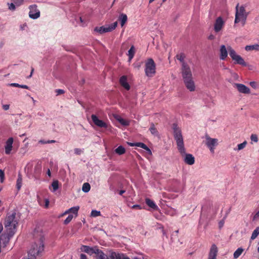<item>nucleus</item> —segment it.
Returning a JSON list of instances; mask_svg holds the SVG:
<instances>
[{"label": "nucleus", "instance_id": "obj_1", "mask_svg": "<svg viewBox=\"0 0 259 259\" xmlns=\"http://www.w3.org/2000/svg\"><path fill=\"white\" fill-rule=\"evenodd\" d=\"M18 224L16 219V212L9 213L5 219V227L6 233L2 234L0 237V243L6 245L10 238L15 234L17 230Z\"/></svg>", "mask_w": 259, "mask_h": 259}, {"label": "nucleus", "instance_id": "obj_2", "mask_svg": "<svg viewBox=\"0 0 259 259\" xmlns=\"http://www.w3.org/2000/svg\"><path fill=\"white\" fill-rule=\"evenodd\" d=\"M181 72L186 88L190 92L194 91L196 87L193 80L192 72L190 66L187 63L182 64Z\"/></svg>", "mask_w": 259, "mask_h": 259}, {"label": "nucleus", "instance_id": "obj_3", "mask_svg": "<svg viewBox=\"0 0 259 259\" xmlns=\"http://www.w3.org/2000/svg\"><path fill=\"white\" fill-rule=\"evenodd\" d=\"M174 131V136L177 142L178 149L181 154L185 153V147L181 130L176 123H173L172 126Z\"/></svg>", "mask_w": 259, "mask_h": 259}, {"label": "nucleus", "instance_id": "obj_4", "mask_svg": "<svg viewBox=\"0 0 259 259\" xmlns=\"http://www.w3.org/2000/svg\"><path fill=\"white\" fill-rule=\"evenodd\" d=\"M248 15V13L246 12L245 7L241 6L239 7V4L236 6V13L234 23H238L241 20L244 22V24L246 21Z\"/></svg>", "mask_w": 259, "mask_h": 259}, {"label": "nucleus", "instance_id": "obj_5", "mask_svg": "<svg viewBox=\"0 0 259 259\" xmlns=\"http://www.w3.org/2000/svg\"><path fill=\"white\" fill-rule=\"evenodd\" d=\"M145 72L147 76L153 77L156 73V64L152 58H149L145 62Z\"/></svg>", "mask_w": 259, "mask_h": 259}, {"label": "nucleus", "instance_id": "obj_6", "mask_svg": "<svg viewBox=\"0 0 259 259\" xmlns=\"http://www.w3.org/2000/svg\"><path fill=\"white\" fill-rule=\"evenodd\" d=\"M229 54L232 59L234 61V63L239 64L242 66H247V64L244 60L243 58L238 55L236 52L230 46L228 47Z\"/></svg>", "mask_w": 259, "mask_h": 259}, {"label": "nucleus", "instance_id": "obj_7", "mask_svg": "<svg viewBox=\"0 0 259 259\" xmlns=\"http://www.w3.org/2000/svg\"><path fill=\"white\" fill-rule=\"evenodd\" d=\"M43 242L44 238L43 237H41L39 241V246H38L37 245H35V247L34 246L33 248L29 250L28 255L30 257V259H34L36 255H38L44 251V244Z\"/></svg>", "mask_w": 259, "mask_h": 259}, {"label": "nucleus", "instance_id": "obj_8", "mask_svg": "<svg viewBox=\"0 0 259 259\" xmlns=\"http://www.w3.org/2000/svg\"><path fill=\"white\" fill-rule=\"evenodd\" d=\"M117 22H115L113 23L110 24L109 26H103L101 27H96L94 28V31H96L100 34H102L103 33L110 32L115 29L117 27Z\"/></svg>", "mask_w": 259, "mask_h": 259}, {"label": "nucleus", "instance_id": "obj_9", "mask_svg": "<svg viewBox=\"0 0 259 259\" xmlns=\"http://www.w3.org/2000/svg\"><path fill=\"white\" fill-rule=\"evenodd\" d=\"M206 143L205 144L207 147L209 149L210 151L212 152H214V147L218 145V139L211 138L208 136H206Z\"/></svg>", "mask_w": 259, "mask_h": 259}, {"label": "nucleus", "instance_id": "obj_10", "mask_svg": "<svg viewBox=\"0 0 259 259\" xmlns=\"http://www.w3.org/2000/svg\"><path fill=\"white\" fill-rule=\"evenodd\" d=\"M30 11L29 13V16L30 18L35 19L40 16V12L37 8L36 5H31L29 7Z\"/></svg>", "mask_w": 259, "mask_h": 259}, {"label": "nucleus", "instance_id": "obj_11", "mask_svg": "<svg viewBox=\"0 0 259 259\" xmlns=\"http://www.w3.org/2000/svg\"><path fill=\"white\" fill-rule=\"evenodd\" d=\"M91 118L94 123L97 126L105 128L108 127V124L104 121L99 119L96 115L92 114Z\"/></svg>", "mask_w": 259, "mask_h": 259}, {"label": "nucleus", "instance_id": "obj_12", "mask_svg": "<svg viewBox=\"0 0 259 259\" xmlns=\"http://www.w3.org/2000/svg\"><path fill=\"white\" fill-rule=\"evenodd\" d=\"M224 25V21L221 17H219L215 20L214 24V30L215 32H218L221 30Z\"/></svg>", "mask_w": 259, "mask_h": 259}, {"label": "nucleus", "instance_id": "obj_13", "mask_svg": "<svg viewBox=\"0 0 259 259\" xmlns=\"http://www.w3.org/2000/svg\"><path fill=\"white\" fill-rule=\"evenodd\" d=\"M218 252V248L217 245L214 244L211 246L209 253L208 259H217V256Z\"/></svg>", "mask_w": 259, "mask_h": 259}, {"label": "nucleus", "instance_id": "obj_14", "mask_svg": "<svg viewBox=\"0 0 259 259\" xmlns=\"http://www.w3.org/2000/svg\"><path fill=\"white\" fill-rule=\"evenodd\" d=\"M234 87H235L238 92L243 94H249L250 93V89L249 88L241 83H235Z\"/></svg>", "mask_w": 259, "mask_h": 259}, {"label": "nucleus", "instance_id": "obj_15", "mask_svg": "<svg viewBox=\"0 0 259 259\" xmlns=\"http://www.w3.org/2000/svg\"><path fill=\"white\" fill-rule=\"evenodd\" d=\"M182 156H185L184 161L185 162L189 165H192L195 162V158L191 154H186V151L185 150V153L181 154Z\"/></svg>", "mask_w": 259, "mask_h": 259}, {"label": "nucleus", "instance_id": "obj_16", "mask_svg": "<svg viewBox=\"0 0 259 259\" xmlns=\"http://www.w3.org/2000/svg\"><path fill=\"white\" fill-rule=\"evenodd\" d=\"M13 138L11 137L9 138L6 143V145L5 146V153L6 154H9L11 153V151L12 150L13 148Z\"/></svg>", "mask_w": 259, "mask_h": 259}, {"label": "nucleus", "instance_id": "obj_17", "mask_svg": "<svg viewBox=\"0 0 259 259\" xmlns=\"http://www.w3.org/2000/svg\"><path fill=\"white\" fill-rule=\"evenodd\" d=\"M228 48L227 49L225 45H222L220 47V58L221 60H224L228 56Z\"/></svg>", "mask_w": 259, "mask_h": 259}, {"label": "nucleus", "instance_id": "obj_18", "mask_svg": "<svg viewBox=\"0 0 259 259\" xmlns=\"http://www.w3.org/2000/svg\"><path fill=\"white\" fill-rule=\"evenodd\" d=\"M81 249L84 252L92 255L93 254H95L96 252V250H97L98 248L97 247H91L89 246L83 245L81 247Z\"/></svg>", "mask_w": 259, "mask_h": 259}, {"label": "nucleus", "instance_id": "obj_19", "mask_svg": "<svg viewBox=\"0 0 259 259\" xmlns=\"http://www.w3.org/2000/svg\"><path fill=\"white\" fill-rule=\"evenodd\" d=\"M119 82L121 85L126 90L130 89V85L127 81V77L125 75L122 76L119 79Z\"/></svg>", "mask_w": 259, "mask_h": 259}, {"label": "nucleus", "instance_id": "obj_20", "mask_svg": "<svg viewBox=\"0 0 259 259\" xmlns=\"http://www.w3.org/2000/svg\"><path fill=\"white\" fill-rule=\"evenodd\" d=\"M146 204L150 207L153 208L154 210L158 209V207L154 202L149 198H146L145 199Z\"/></svg>", "mask_w": 259, "mask_h": 259}, {"label": "nucleus", "instance_id": "obj_21", "mask_svg": "<svg viewBox=\"0 0 259 259\" xmlns=\"http://www.w3.org/2000/svg\"><path fill=\"white\" fill-rule=\"evenodd\" d=\"M135 146L140 147V148H142L146 150L148 152V153L150 154H152V152H151V151L150 150V149L144 143H141V142L135 143Z\"/></svg>", "mask_w": 259, "mask_h": 259}, {"label": "nucleus", "instance_id": "obj_22", "mask_svg": "<svg viewBox=\"0 0 259 259\" xmlns=\"http://www.w3.org/2000/svg\"><path fill=\"white\" fill-rule=\"evenodd\" d=\"M96 250V252L95 254L97 255L99 259H107V255L102 250L98 248Z\"/></svg>", "mask_w": 259, "mask_h": 259}, {"label": "nucleus", "instance_id": "obj_23", "mask_svg": "<svg viewBox=\"0 0 259 259\" xmlns=\"http://www.w3.org/2000/svg\"><path fill=\"white\" fill-rule=\"evenodd\" d=\"M119 19L120 21L121 26H123L126 22L127 17L126 14L122 13L120 15Z\"/></svg>", "mask_w": 259, "mask_h": 259}, {"label": "nucleus", "instance_id": "obj_24", "mask_svg": "<svg viewBox=\"0 0 259 259\" xmlns=\"http://www.w3.org/2000/svg\"><path fill=\"white\" fill-rule=\"evenodd\" d=\"M135 54V50L134 46H132L130 49L128 51L127 55L128 56V60L131 61V60L133 58Z\"/></svg>", "mask_w": 259, "mask_h": 259}, {"label": "nucleus", "instance_id": "obj_25", "mask_svg": "<svg viewBox=\"0 0 259 259\" xmlns=\"http://www.w3.org/2000/svg\"><path fill=\"white\" fill-rule=\"evenodd\" d=\"M79 209V206H75L69 208L68 210H66L63 214H66L69 213H73L74 214H77L78 211Z\"/></svg>", "mask_w": 259, "mask_h": 259}, {"label": "nucleus", "instance_id": "obj_26", "mask_svg": "<svg viewBox=\"0 0 259 259\" xmlns=\"http://www.w3.org/2000/svg\"><path fill=\"white\" fill-rule=\"evenodd\" d=\"M115 152L118 155H121L125 153V149L122 146H119L115 149Z\"/></svg>", "mask_w": 259, "mask_h": 259}, {"label": "nucleus", "instance_id": "obj_27", "mask_svg": "<svg viewBox=\"0 0 259 259\" xmlns=\"http://www.w3.org/2000/svg\"><path fill=\"white\" fill-rule=\"evenodd\" d=\"M22 178L21 174H19L17 180L16 187L19 190L22 186Z\"/></svg>", "mask_w": 259, "mask_h": 259}, {"label": "nucleus", "instance_id": "obj_28", "mask_svg": "<svg viewBox=\"0 0 259 259\" xmlns=\"http://www.w3.org/2000/svg\"><path fill=\"white\" fill-rule=\"evenodd\" d=\"M245 50L247 51H250L252 50H259V45H252V46H246L245 47Z\"/></svg>", "mask_w": 259, "mask_h": 259}, {"label": "nucleus", "instance_id": "obj_29", "mask_svg": "<svg viewBox=\"0 0 259 259\" xmlns=\"http://www.w3.org/2000/svg\"><path fill=\"white\" fill-rule=\"evenodd\" d=\"M176 58L177 60H179L182 63V64H183V63H187L184 61L185 55L184 53L177 54L176 56Z\"/></svg>", "mask_w": 259, "mask_h": 259}, {"label": "nucleus", "instance_id": "obj_30", "mask_svg": "<svg viewBox=\"0 0 259 259\" xmlns=\"http://www.w3.org/2000/svg\"><path fill=\"white\" fill-rule=\"evenodd\" d=\"M243 249L242 248H238L234 253L233 256L234 258H237L242 254Z\"/></svg>", "mask_w": 259, "mask_h": 259}, {"label": "nucleus", "instance_id": "obj_31", "mask_svg": "<svg viewBox=\"0 0 259 259\" xmlns=\"http://www.w3.org/2000/svg\"><path fill=\"white\" fill-rule=\"evenodd\" d=\"M111 257L112 258V259H130L128 257H121V255L119 254H116L115 252H113L111 254Z\"/></svg>", "mask_w": 259, "mask_h": 259}, {"label": "nucleus", "instance_id": "obj_32", "mask_svg": "<svg viewBox=\"0 0 259 259\" xmlns=\"http://www.w3.org/2000/svg\"><path fill=\"white\" fill-rule=\"evenodd\" d=\"M259 234V226L257 227L252 232L251 236V239L254 240L255 239L258 235Z\"/></svg>", "mask_w": 259, "mask_h": 259}, {"label": "nucleus", "instance_id": "obj_33", "mask_svg": "<svg viewBox=\"0 0 259 259\" xmlns=\"http://www.w3.org/2000/svg\"><path fill=\"white\" fill-rule=\"evenodd\" d=\"M149 131L152 135H157L158 134V131L156 128L155 127L154 123H152L151 124V126L149 128Z\"/></svg>", "mask_w": 259, "mask_h": 259}, {"label": "nucleus", "instance_id": "obj_34", "mask_svg": "<svg viewBox=\"0 0 259 259\" xmlns=\"http://www.w3.org/2000/svg\"><path fill=\"white\" fill-rule=\"evenodd\" d=\"M91 189L90 185L88 183H85L83 184L82 190L84 192H88Z\"/></svg>", "mask_w": 259, "mask_h": 259}, {"label": "nucleus", "instance_id": "obj_35", "mask_svg": "<svg viewBox=\"0 0 259 259\" xmlns=\"http://www.w3.org/2000/svg\"><path fill=\"white\" fill-rule=\"evenodd\" d=\"M247 145V142L246 141H244L243 143L239 144L237 145V148H235L234 150L240 151L243 149H244Z\"/></svg>", "mask_w": 259, "mask_h": 259}, {"label": "nucleus", "instance_id": "obj_36", "mask_svg": "<svg viewBox=\"0 0 259 259\" xmlns=\"http://www.w3.org/2000/svg\"><path fill=\"white\" fill-rule=\"evenodd\" d=\"M117 120L119 122V123L123 125L127 126L130 124V122L126 120L123 118H119Z\"/></svg>", "mask_w": 259, "mask_h": 259}, {"label": "nucleus", "instance_id": "obj_37", "mask_svg": "<svg viewBox=\"0 0 259 259\" xmlns=\"http://www.w3.org/2000/svg\"><path fill=\"white\" fill-rule=\"evenodd\" d=\"M53 191H56L59 187V182L57 180L54 181L52 183Z\"/></svg>", "mask_w": 259, "mask_h": 259}, {"label": "nucleus", "instance_id": "obj_38", "mask_svg": "<svg viewBox=\"0 0 259 259\" xmlns=\"http://www.w3.org/2000/svg\"><path fill=\"white\" fill-rule=\"evenodd\" d=\"M73 216L72 214H69L67 218L64 220V224L65 225L69 223L72 220Z\"/></svg>", "mask_w": 259, "mask_h": 259}, {"label": "nucleus", "instance_id": "obj_39", "mask_svg": "<svg viewBox=\"0 0 259 259\" xmlns=\"http://www.w3.org/2000/svg\"><path fill=\"white\" fill-rule=\"evenodd\" d=\"M101 215V212L100 211H97L96 210H93L91 212V216L93 217H96L100 216Z\"/></svg>", "mask_w": 259, "mask_h": 259}, {"label": "nucleus", "instance_id": "obj_40", "mask_svg": "<svg viewBox=\"0 0 259 259\" xmlns=\"http://www.w3.org/2000/svg\"><path fill=\"white\" fill-rule=\"evenodd\" d=\"M250 139L252 141L257 142L258 141V138L256 135L252 134L250 137Z\"/></svg>", "mask_w": 259, "mask_h": 259}, {"label": "nucleus", "instance_id": "obj_41", "mask_svg": "<svg viewBox=\"0 0 259 259\" xmlns=\"http://www.w3.org/2000/svg\"><path fill=\"white\" fill-rule=\"evenodd\" d=\"M13 2L17 6H19L22 4L23 0H12Z\"/></svg>", "mask_w": 259, "mask_h": 259}, {"label": "nucleus", "instance_id": "obj_42", "mask_svg": "<svg viewBox=\"0 0 259 259\" xmlns=\"http://www.w3.org/2000/svg\"><path fill=\"white\" fill-rule=\"evenodd\" d=\"M8 5L9 6V9L10 10L14 11L15 10V9H16L15 5L14 3H12L11 4L8 3Z\"/></svg>", "mask_w": 259, "mask_h": 259}, {"label": "nucleus", "instance_id": "obj_43", "mask_svg": "<svg viewBox=\"0 0 259 259\" xmlns=\"http://www.w3.org/2000/svg\"><path fill=\"white\" fill-rule=\"evenodd\" d=\"M55 92L57 96L63 94L65 93L64 91L62 89H56Z\"/></svg>", "mask_w": 259, "mask_h": 259}, {"label": "nucleus", "instance_id": "obj_44", "mask_svg": "<svg viewBox=\"0 0 259 259\" xmlns=\"http://www.w3.org/2000/svg\"><path fill=\"white\" fill-rule=\"evenodd\" d=\"M5 178V173L4 171L0 169V178H1V182H3Z\"/></svg>", "mask_w": 259, "mask_h": 259}, {"label": "nucleus", "instance_id": "obj_45", "mask_svg": "<svg viewBox=\"0 0 259 259\" xmlns=\"http://www.w3.org/2000/svg\"><path fill=\"white\" fill-rule=\"evenodd\" d=\"M74 152L76 155H80L82 152V150L79 148H75L74 149Z\"/></svg>", "mask_w": 259, "mask_h": 259}, {"label": "nucleus", "instance_id": "obj_46", "mask_svg": "<svg viewBox=\"0 0 259 259\" xmlns=\"http://www.w3.org/2000/svg\"><path fill=\"white\" fill-rule=\"evenodd\" d=\"M226 218V216L224 218L223 220H222L219 223V228L221 229L222 228L224 225L225 223V219Z\"/></svg>", "mask_w": 259, "mask_h": 259}, {"label": "nucleus", "instance_id": "obj_47", "mask_svg": "<svg viewBox=\"0 0 259 259\" xmlns=\"http://www.w3.org/2000/svg\"><path fill=\"white\" fill-rule=\"evenodd\" d=\"M249 84L253 89H256L257 87V83L255 81H251Z\"/></svg>", "mask_w": 259, "mask_h": 259}, {"label": "nucleus", "instance_id": "obj_48", "mask_svg": "<svg viewBox=\"0 0 259 259\" xmlns=\"http://www.w3.org/2000/svg\"><path fill=\"white\" fill-rule=\"evenodd\" d=\"M10 86L14 87H18L20 88V84L17 83H12L9 84Z\"/></svg>", "mask_w": 259, "mask_h": 259}, {"label": "nucleus", "instance_id": "obj_49", "mask_svg": "<svg viewBox=\"0 0 259 259\" xmlns=\"http://www.w3.org/2000/svg\"><path fill=\"white\" fill-rule=\"evenodd\" d=\"M10 108V105L8 104L4 105L3 106V108L4 110H8Z\"/></svg>", "mask_w": 259, "mask_h": 259}, {"label": "nucleus", "instance_id": "obj_50", "mask_svg": "<svg viewBox=\"0 0 259 259\" xmlns=\"http://www.w3.org/2000/svg\"><path fill=\"white\" fill-rule=\"evenodd\" d=\"M132 208H133V209H137V208H138V209H141V206H140V205L136 204V205H134L132 206Z\"/></svg>", "mask_w": 259, "mask_h": 259}, {"label": "nucleus", "instance_id": "obj_51", "mask_svg": "<svg viewBox=\"0 0 259 259\" xmlns=\"http://www.w3.org/2000/svg\"><path fill=\"white\" fill-rule=\"evenodd\" d=\"M259 218V210L255 214L253 217V220Z\"/></svg>", "mask_w": 259, "mask_h": 259}, {"label": "nucleus", "instance_id": "obj_52", "mask_svg": "<svg viewBox=\"0 0 259 259\" xmlns=\"http://www.w3.org/2000/svg\"><path fill=\"white\" fill-rule=\"evenodd\" d=\"M49 200L47 199H45V207L47 208L49 204Z\"/></svg>", "mask_w": 259, "mask_h": 259}, {"label": "nucleus", "instance_id": "obj_53", "mask_svg": "<svg viewBox=\"0 0 259 259\" xmlns=\"http://www.w3.org/2000/svg\"><path fill=\"white\" fill-rule=\"evenodd\" d=\"M80 259H87V257L85 254L81 253L80 254Z\"/></svg>", "mask_w": 259, "mask_h": 259}, {"label": "nucleus", "instance_id": "obj_54", "mask_svg": "<svg viewBox=\"0 0 259 259\" xmlns=\"http://www.w3.org/2000/svg\"><path fill=\"white\" fill-rule=\"evenodd\" d=\"M20 88H23V89H29V87L26 85H20Z\"/></svg>", "mask_w": 259, "mask_h": 259}, {"label": "nucleus", "instance_id": "obj_55", "mask_svg": "<svg viewBox=\"0 0 259 259\" xmlns=\"http://www.w3.org/2000/svg\"><path fill=\"white\" fill-rule=\"evenodd\" d=\"M214 38H215V36L212 34H211L208 36V39L210 40H213L214 39Z\"/></svg>", "mask_w": 259, "mask_h": 259}, {"label": "nucleus", "instance_id": "obj_56", "mask_svg": "<svg viewBox=\"0 0 259 259\" xmlns=\"http://www.w3.org/2000/svg\"><path fill=\"white\" fill-rule=\"evenodd\" d=\"M125 192V190H121L119 191V194L120 195H122Z\"/></svg>", "mask_w": 259, "mask_h": 259}, {"label": "nucleus", "instance_id": "obj_57", "mask_svg": "<svg viewBox=\"0 0 259 259\" xmlns=\"http://www.w3.org/2000/svg\"><path fill=\"white\" fill-rule=\"evenodd\" d=\"M56 141L55 140H49V141H47V144H49V143H55Z\"/></svg>", "mask_w": 259, "mask_h": 259}, {"label": "nucleus", "instance_id": "obj_58", "mask_svg": "<svg viewBox=\"0 0 259 259\" xmlns=\"http://www.w3.org/2000/svg\"><path fill=\"white\" fill-rule=\"evenodd\" d=\"M39 143H42V144H47V141H45L43 140H40L39 141Z\"/></svg>", "mask_w": 259, "mask_h": 259}, {"label": "nucleus", "instance_id": "obj_59", "mask_svg": "<svg viewBox=\"0 0 259 259\" xmlns=\"http://www.w3.org/2000/svg\"><path fill=\"white\" fill-rule=\"evenodd\" d=\"M3 229V226L2 224H0V233L2 232Z\"/></svg>", "mask_w": 259, "mask_h": 259}, {"label": "nucleus", "instance_id": "obj_60", "mask_svg": "<svg viewBox=\"0 0 259 259\" xmlns=\"http://www.w3.org/2000/svg\"><path fill=\"white\" fill-rule=\"evenodd\" d=\"M128 145H130L131 146H135V143H129Z\"/></svg>", "mask_w": 259, "mask_h": 259}, {"label": "nucleus", "instance_id": "obj_61", "mask_svg": "<svg viewBox=\"0 0 259 259\" xmlns=\"http://www.w3.org/2000/svg\"><path fill=\"white\" fill-rule=\"evenodd\" d=\"M33 71H34V69H33V68H32V69H31V73H30V75H29V77H31V76H32V73H33Z\"/></svg>", "mask_w": 259, "mask_h": 259}, {"label": "nucleus", "instance_id": "obj_62", "mask_svg": "<svg viewBox=\"0 0 259 259\" xmlns=\"http://www.w3.org/2000/svg\"><path fill=\"white\" fill-rule=\"evenodd\" d=\"M47 174H48L49 176H51V171H50V169H48V172H47Z\"/></svg>", "mask_w": 259, "mask_h": 259}, {"label": "nucleus", "instance_id": "obj_63", "mask_svg": "<svg viewBox=\"0 0 259 259\" xmlns=\"http://www.w3.org/2000/svg\"><path fill=\"white\" fill-rule=\"evenodd\" d=\"M155 0H149V3H151L154 2Z\"/></svg>", "mask_w": 259, "mask_h": 259}, {"label": "nucleus", "instance_id": "obj_64", "mask_svg": "<svg viewBox=\"0 0 259 259\" xmlns=\"http://www.w3.org/2000/svg\"><path fill=\"white\" fill-rule=\"evenodd\" d=\"M257 252H258L259 253V242H258V246L257 247Z\"/></svg>", "mask_w": 259, "mask_h": 259}]
</instances>
